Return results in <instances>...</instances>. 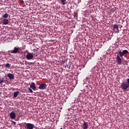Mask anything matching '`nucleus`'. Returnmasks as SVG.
<instances>
[{
  "mask_svg": "<svg viewBox=\"0 0 129 129\" xmlns=\"http://www.w3.org/2000/svg\"><path fill=\"white\" fill-rule=\"evenodd\" d=\"M120 87L123 90H127V89L129 88V79H127V82L122 83Z\"/></svg>",
  "mask_w": 129,
  "mask_h": 129,
  "instance_id": "1",
  "label": "nucleus"
},
{
  "mask_svg": "<svg viewBox=\"0 0 129 129\" xmlns=\"http://www.w3.org/2000/svg\"><path fill=\"white\" fill-rule=\"evenodd\" d=\"M128 53V51L127 50H123L121 52V51H119V55L120 57H122L123 56H124V55H126V54Z\"/></svg>",
  "mask_w": 129,
  "mask_h": 129,
  "instance_id": "2",
  "label": "nucleus"
},
{
  "mask_svg": "<svg viewBox=\"0 0 129 129\" xmlns=\"http://www.w3.org/2000/svg\"><path fill=\"white\" fill-rule=\"evenodd\" d=\"M119 55H117V56L116 57V61L118 64V65H121L122 60L121 58H120V56H119Z\"/></svg>",
  "mask_w": 129,
  "mask_h": 129,
  "instance_id": "3",
  "label": "nucleus"
},
{
  "mask_svg": "<svg viewBox=\"0 0 129 129\" xmlns=\"http://www.w3.org/2000/svg\"><path fill=\"white\" fill-rule=\"evenodd\" d=\"M25 124L27 129H33L34 126H35V124L31 123H25Z\"/></svg>",
  "mask_w": 129,
  "mask_h": 129,
  "instance_id": "4",
  "label": "nucleus"
},
{
  "mask_svg": "<svg viewBox=\"0 0 129 129\" xmlns=\"http://www.w3.org/2000/svg\"><path fill=\"white\" fill-rule=\"evenodd\" d=\"M26 57L27 60H31V59H33V58H34V55L31 52H28L27 53Z\"/></svg>",
  "mask_w": 129,
  "mask_h": 129,
  "instance_id": "5",
  "label": "nucleus"
},
{
  "mask_svg": "<svg viewBox=\"0 0 129 129\" xmlns=\"http://www.w3.org/2000/svg\"><path fill=\"white\" fill-rule=\"evenodd\" d=\"M38 88L41 90H44V89H46V88H47V85L46 84L42 83L39 85Z\"/></svg>",
  "mask_w": 129,
  "mask_h": 129,
  "instance_id": "6",
  "label": "nucleus"
},
{
  "mask_svg": "<svg viewBox=\"0 0 129 129\" xmlns=\"http://www.w3.org/2000/svg\"><path fill=\"white\" fill-rule=\"evenodd\" d=\"M114 32L115 33H119V30H118L119 25L117 24H114L113 26Z\"/></svg>",
  "mask_w": 129,
  "mask_h": 129,
  "instance_id": "7",
  "label": "nucleus"
},
{
  "mask_svg": "<svg viewBox=\"0 0 129 129\" xmlns=\"http://www.w3.org/2000/svg\"><path fill=\"white\" fill-rule=\"evenodd\" d=\"M19 50H20V47H15L14 49L11 50L12 54H17L19 53Z\"/></svg>",
  "mask_w": 129,
  "mask_h": 129,
  "instance_id": "8",
  "label": "nucleus"
},
{
  "mask_svg": "<svg viewBox=\"0 0 129 129\" xmlns=\"http://www.w3.org/2000/svg\"><path fill=\"white\" fill-rule=\"evenodd\" d=\"M30 88L31 89H33L34 91H36V89H37V87H36V85L35 83L32 82L30 86Z\"/></svg>",
  "mask_w": 129,
  "mask_h": 129,
  "instance_id": "9",
  "label": "nucleus"
},
{
  "mask_svg": "<svg viewBox=\"0 0 129 129\" xmlns=\"http://www.w3.org/2000/svg\"><path fill=\"white\" fill-rule=\"evenodd\" d=\"M10 116L11 118H12V119L16 118V113L14 112V111H12L10 113Z\"/></svg>",
  "mask_w": 129,
  "mask_h": 129,
  "instance_id": "10",
  "label": "nucleus"
},
{
  "mask_svg": "<svg viewBox=\"0 0 129 129\" xmlns=\"http://www.w3.org/2000/svg\"><path fill=\"white\" fill-rule=\"evenodd\" d=\"M82 128L83 129H87L88 128V123L86 122H84L82 125Z\"/></svg>",
  "mask_w": 129,
  "mask_h": 129,
  "instance_id": "11",
  "label": "nucleus"
},
{
  "mask_svg": "<svg viewBox=\"0 0 129 129\" xmlns=\"http://www.w3.org/2000/svg\"><path fill=\"white\" fill-rule=\"evenodd\" d=\"M7 76L9 78V79H15V76L13 74L9 73L7 75Z\"/></svg>",
  "mask_w": 129,
  "mask_h": 129,
  "instance_id": "12",
  "label": "nucleus"
},
{
  "mask_svg": "<svg viewBox=\"0 0 129 129\" xmlns=\"http://www.w3.org/2000/svg\"><path fill=\"white\" fill-rule=\"evenodd\" d=\"M4 25H9V20L6 19H3Z\"/></svg>",
  "mask_w": 129,
  "mask_h": 129,
  "instance_id": "13",
  "label": "nucleus"
},
{
  "mask_svg": "<svg viewBox=\"0 0 129 129\" xmlns=\"http://www.w3.org/2000/svg\"><path fill=\"white\" fill-rule=\"evenodd\" d=\"M19 93H20L19 91H16L14 92L13 95V97H14V98H16V97H17L18 95H19Z\"/></svg>",
  "mask_w": 129,
  "mask_h": 129,
  "instance_id": "14",
  "label": "nucleus"
},
{
  "mask_svg": "<svg viewBox=\"0 0 129 129\" xmlns=\"http://www.w3.org/2000/svg\"><path fill=\"white\" fill-rule=\"evenodd\" d=\"M3 18L4 19H8V18H9V15L8 14V13H5L3 16Z\"/></svg>",
  "mask_w": 129,
  "mask_h": 129,
  "instance_id": "15",
  "label": "nucleus"
},
{
  "mask_svg": "<svg viewBox=\"0 0 129 129\" xmlns=\"http://www.w3.org/2000/svg\"><path fill=\"white\" fill-rule=\"evenodd\" d=\"M62 5H66V0H60Z\"/></svg>",
  "mask_w": 129,
  "mask_h": 129,
  "instance_id": "16",
  "label": "nucleus"
},
{
  "mask_svg": "<svg viewBox=\"0 0 129 129\" xmlns=\"http://www.w3.org/2000/svg\"><path fill=\"white\" fill-rule=\"evenodd\" d=\"M28 90H29L30 93H33V90H32V89H31V88H29Z\"/></svg>",
  "mask_w": 129,
  "mask_h": 129,
  "instance_id": "17",
  "label": "nucleus"
},
{
  "mask_svg": "<svg viewBox=\"0 0 129 129\" xmlns=\"http://www.w3.org/2000/svg\"><path fill=\"white\" fill-rule=\"evenodd\" d=\"M11 67V64H10V63H7L6 64V67Z\"/></svg>",
  "mask_w": 129,
  "mask_h": 129,
  "instance_id": "18",
  "label": "nucleus"
},
{
  "mask_svg": "<svg viewBox=\"0 0 129 129\" xmlns=\"http://www.w3.org/2000/svg\"><path fill=\"white\" fill-rule=\"evenodd\" d=\"M3 82H4V78L0 79V84H2Z\"/></svg>",
  "mask_w": 129,
  "mask_h": 129,
  "instance_id": "19",
  "label": "nucleus"
},
{
  "mask_svg": "<svg viewBox=\"0 0 129 129\" xmlns=\"http://www.w3.org/2000/svg\"><path fill=\"white\" fill-rule=\"evenodd\" d=\"M74 17H75V19H78V15L77 14H75V15H74Z\"/></svg>",
  "mask_w": 129,
  "mask_h": 129,
  "instance_id": "20",
  "label": "nucleus"
},
{
  "mask_svg": "<svg viewBox=\"0 0 129 129\" xmlns=\"http://www.w3.org/2000/svg\"><path fill=\"white\" fill-rule=\"evenodd\" d=\"M11 122L13 123V124H14L15 125L16 122H15V121H11Z\"/></svg>",
  "mask_w": 129,
  "mask_h": 129,
  "instance_id": "21",
  "label": "nucleus"
},
{
  "mask_svg": "<svg viewBox=\"0 0 129 129\" xmlns=\"http://www.w3.org/2000/svg\"><path fill=\"white\" fill-rule=\"evenodd\" d=\"M60 129H63V128L61 127Z\"/></svg>",
  "mask_w": 129,
  "mask_h": 129,
  "instance_id": "22",
  "label": "nucleus"
}]
</instances>
